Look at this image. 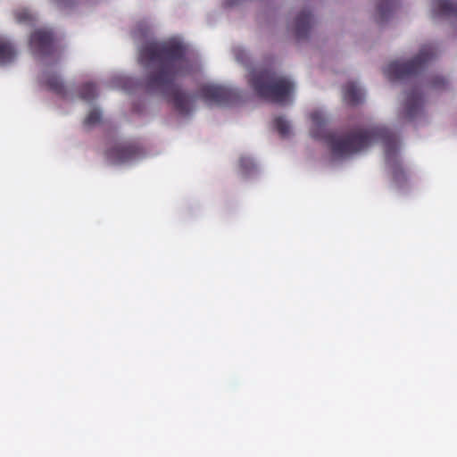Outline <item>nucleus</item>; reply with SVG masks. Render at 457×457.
<instances>
[{
	"label": "nucleus",
	"mask_w": 457,
	"mask_h": 457,
	"mask_svg": "<svg viewBox=\"0 0 457 457\" xmlns=\"http://www.w3.org/2000/svg\"><path fill=\"white\" fill-rule=\"evenodd\" d=\"M187 47L179 41L163 43L149 42L139 50V62L149 67L158 64L159 70L149 72L142 82L148 94H160L171 103L182 115L192 110V100L175 84L179 76L190 72V64L186 58Z\"/></svg>",
	"instance_id": "f257e3e1"
},
{
	"label": "nucleus",
	"mask_w": 457,
	"mask_h": 457,
	"mask_svg": "<svg viewBox=\"0 0 457 457\" xmlns=\"http://www.w3.org/2000/svg\"><path fill=\"white\" fill-rule=\"evenodd\" d=\"M311 136L326 142L336 157H346L359 153L372 142L381 141L385 147L386 160L391 163L397 151V137L386 127H373L337 135L327 128V118L320 111L311 113Z\"/></svg>",
	"instance_id": "f03ea898"
},
{
	"label": "nucleus",
	"mask_w": 457,
	"mask_h": 457,
	"mask_svg": "<svg viewBox=\"0 0 457 457\" xmlns=\"http://www.w3.org/2000/svg\"><path fill=\"white\" fill-rule=\"evenodd\" d=\"M250 85L258 96L279 104L290 102L294 83L287 78L278 76L271 70H262L252 74Z\"/></svg>",
	"instance_id": "7ed1b4c3"
},
{
	"label": "nucleus",
	"mask_w": 457,
	"mask_h": 457,
	"mask_svg": "<svg viewBox=\"0 0 457 457\" xmlns=\"http://www.w3.org/2000/svg\"><path fill=\"white\" fill-rule=\"evenodd\" d=\"M435 56V47L432 45H426L411 61L405 62H393L389 63L385 69V74L390 80L410 78L419 73Z\"/></svg>",
	"instance_id": "20e7f679"
},
{
	"label": "nucleus",
	"mask_w": 457,
	"mask_h": 457,
	"mask_svg": "<svg viewBox=\"0 0 457 457\" xmlns=\"http://www.w3.org/2000/svg\"><path fill=\"white\" fill-rule=\"evenodd\" d=\"M41 81L47 89L62 97L70 98L71 100H75L77 98L83 100L86 98L85 83H81L78 87L72 85L67 87L63 84L62 79L55 72L48 71L43 72Z\"/></svg>",
	"instance_id": "39448f33"
},
{
	"label": "nucleus",
	"mask_w": 457,
	"mask_h": 457,
	"mask_svg": "<svg viewBox=\"0 0 457 457\" xmlns=\"http://www.w3.org/2000/svg\"><path fill=\"white\" fill-rule=\"evenodd\" d=\"M29 45L34 54L39 57L53 56L57 52L54 34L49 29L35 30L30 36Z\"/></svg>",
	"instance_id": "423d86ee"
},
{
	"label": "nucleus",
	"mask_w": 457,
	"mask_h": 457,
	"mask_svg": "<svg viewBox=\"0 0 457 457\" xmlns=\"http://www.w3.org/2000/svg\"><path fill=\"white\" fill-rule=\"evenodd\" d=\"M201 97L208 104H231L237 98L235 91L222 86L204 85L200 88Z\"/></svg>",
	"instance_id": "0eeeda50"
},
{
	"label": "nucleus",
	"mask_w": 457,
	"mask_h": 457,
	"mask_svg": "<svg viewBox=\"0 0 457 457\" xmlns=\"http://www.w3.org/2000/svg\"><path fill=\"white\" fill-rule=\"evenodd\" d=\"M138 154L134 145H116L106 152V158L112 164H120L135 159Z\"/></svg>",
	"instance_id": "6e6552de"
},
{
	"label": "nucleus",
	"mask_w": 457,
	"mask_h": 457,
	"mask_svg": "<svg viewBox=\"0 0 457 457\" xmlns=\"http://www.w3.org/2000/svg\"><path fill=\"white\" fill-rule=\"evenodd\" d=\"M312 24V16L310 12L303 11L295 21V35L297 39L306 38Z\"/></svg>",
	"instance_id": "1a4fd4ad"
},
{
	"label": "nucleus",
	"mask_w": 457,
	"mask_h": 457,
	"mask_svg": "<svg viewBox=\"0 0 457 457\" xmlns=\"http://www.w3.org/2000/svg\"><path fill=\"white\" fill-rule=\"evenodd\" d=\"M423 104V97L419 90L410 92L406 98L405 113L408 119L414 118Z\"/></svg>",
	"instance_id": "9d476101"
},
{
	"label": "nucleus",
	"mask_w": 457,
	"mask_h": 457,
	"mask_svg": "<svg viewBox=\"0 0 457 457\" xmlns=\"http://www.w3.org/2000/svg\"><path fill=\"white\" fill-rule=\"evenodd\" d=\"M344 101L350 105H357L364 99V93L360 87L353 82H348L344 87Z\"/></svg>",
	"instance_id": "9b49d317"
},
{
	"label": "nucleus",
	"mask_w": 457,
	"mask_h": 457,
	"mask_svg": "<svg viewBox=\"0 0 457 457\" xmlns=\"http://www.w3.org/2000/svg\"><path fill=\"white\" fill-rule=\"evenodd\" d=\"M433 12L436 15L457 16V3L449 0H434Z\"/></svg>",
	"instance_id": "f8f14e48"
},
{
	"label": "nucleus",
	"mask_w": 457,
	"mask_h": 457,
	"mask_svg": "<svg viewBox=\"0 0 457 457\" xmlns=\"http://www.w3.org/2000/svg\"><path fill=\"white\" fill-rule=\"evenodd\" d=\"M16 54L14 46L9 41L0 39V65L12 62Z\"/></svg>",
	"instance_id": "ddd939ff"
},
{
	"label": "nucleus",
	"mask_w": 457,
	"mask_h": 457,
	"mask_svg": "<svg viewBox=\"0 0 457 457\" xmlns=\"http://www.w3.org/2000/svg\"><path fill=\"white\" fill-rule=\"evenodd\" d=\"M396 7V0H380L378 4L379 21H386Z\"/></svg>",
	"instance_id": "4468645a"
},
{
	"label": "nucleus",
	"mask_w": 457,
	"mask_h": 457,
	"mask_svg": "<svg viewBox=\"0 0 457 457\" xmlns=\"http://www.w3.org/2000/svg\"><path fill=\"white\" fill-rule=\"evenodd\" d=\"M391 168L393 181L395 183V185L400 187L404 184L407 180V175L402 165L398 162H395L391 164Z\"/></svg>",
	"instance_id": "2eb2a0df"
},
{
	"label": "nucleus",
	"mask_w": 457,
	"mask_h": 457,
	"mask_svg": "<svg viewBox=\"0 0 457 457\" xmlns=\"http://www.w3.org/2000/svg\"><path fill=\"white\" fill-rule=\"evenodd\" d=\"M274 125L278 132L282 136L286 137L289 134L290 125L287 120L282 117H278L274 120Z\"/></svg>",
	"instance_id": "dca6fc26"
},
{
	"label": "nucleus",
	"mask_w": 457,
	"mask_h": 457,
	"mask_svg": "<svg viewBox=\"0 0 457 457\" xmlns=\"http://www.w3.org/2000/svg\"><path fill=\"white\" fill-rule=\"evenodd\" d=\"M102 113L98 109H93L87 113V126L96 125L101 121Z\"/></svg>",
	"instance_id": "f3484780"
},
{
	"label": "nucleus",
	"mask_w": 457,
	"mask_h": 457,
	"mask_svg": "<svg viewBox=\"0 0 457 457\" xmlns=\"http://www.w3.org/2000/svg\"><path fill=\"white\" fill-rule=\"evenodd\" d=\"M15 18L19 22H27L31 21V14L25 11H18L15 12Z\"/></svg>",
	"instance_id": "a211bd4d"
},
{
	"label": "nucleus",
	"mask_w": 457,
	"mask_h": 457,
	"mask_svg": "<svg viewBox=\"0 0 457 457\" xmlns=\"http://www.w3.org/2000/svg\"><path fill=\"white\" fill-rule=\"evenodd\" d=\"M58 8H67L71 6L77 0H51Z\"/></svg>",
	"instance_id": "6ab92c4d"
},
{
	"label": "nucleus",
	"mask_w": 457,
	"mask_h": 457,
	"mask_svg": "<svg viewBox=\"0 0 457 457\" xmlns=\"http://www.w3.org/2000/svg\"><path fill=\"white\" fill-rule=\"evenodd\" d=\"M446 84V80L444 78H436L433 81V87L436 88H441L444 87Z\"/></svg>",
	"instance_id": "aec40b11"
},
{
	"label": "nucleus",
	"mask_w": 457,
	"mask_h": 457,
	"mask_svg": "<svg viewBox=\"0 0 457 457\" xmlns=\"http://www.w3.org/2000/svg\"><path fill=\"white\" fill-rule=\"evenodd\" d=\"M240 166L243 169L249 170L253 166V162L248 158H241L240 159Z\"/></svg>",
	"instance_id": "412c9836"
},
{
	"label": "nucleus",
	"mask_w": 457,
	"mask_h": 457,
	"mask_svg": "<svg viewBox=\"0 0 457 457\" xmlns=\"http://www.w3.org/2000/svg\"><path fill=\"white\" fill-rule=\"evenodd\" d=\"M87 98H89V96L91 95H93V93L95 91V85L92 82L87 81Z\"/></svg>",
	"instance_id": "4be33fe9"
}]
</instances>
